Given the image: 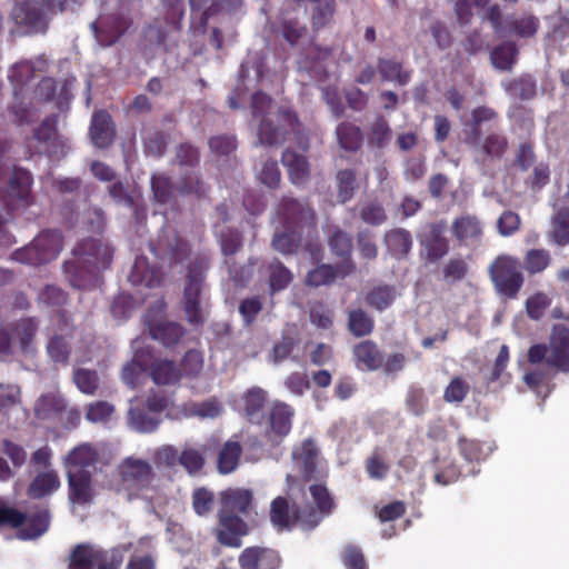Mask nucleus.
I'll list each match as a JSON object with an SVG mask.
<instances>
[{
    "label": "nucleus",
    "instance_id": "f257e3e1",
    "mask_svg": "<svg viewBox=\"0 0 569 569\" xmlns=\"http://www.w3.org/2000/svg\"><path fill=\"white\" fill-rule=\"evenodd\" d=\"M44 67L46 61L37 59L33 62H18L9 70L8 79L13 90L11 110L17 121L21 123L33 121L37 102L49 100L54 93L56 84L51 78L42 79L36 89L30 90V83L42 74Z\"/></svg>",
    "mask_w": 569,
    "mask_h": 569
},
{
    "label": "nucleus",
    "instance_id": "f03ea898",
    "mask_svg": "<svg viewBox=\"0 0 569 569\" xmlns=\"http://www.w3.org/2000/svg\"><path fill=\"white\" fill-rule=\"evenodd\" d=\"M529 367L523 373V382L530 389L547 383L552 370L569 372V327L565 323L552 326L548 345L537 343L528 350Z\"/></svg>",
    "mask_w": 569,
    "mask_h": 569
},
{
    "label": "nucleus",
    "instance_id": "7ed1b4c3",
    "mask_svg": "<svg viewBox=\"0 0 569 569\" xmlns=\"http://www.w3.org/2000/svg\"><path fill=\"white\" fill-rule=\"evenodd\" d=\"M310 499L305 503L296 505V510L290 511L284 498L278 497L271 503L270 520L278 529H288L299 525L303 530L313 529L323 517L331 513L335 503L327 488L313 485L309 488Z\"/></svg>",
    "mask_w": 569,
    "mask_h": 569
},
{
    "label": "nucleus",
    "instance_id": "20e7f679",
    "mask_svg": "<svg viewBox=\"0 0 569 569\" xmlns=\"http://www.w3.org/2000/svg\"><path fill=\"white\" fill-rule=\"evenodd\" d=\"M251 109L253 119L259 121V141L264 144L280 142L283 132L288 128H293L297 120L289 111H273L269 97L262 93L252 97Z\"/></svg>",
    "mask_w": 569,
    "mask_h": 569
},
{
    "label": "nucleus",
    "instance_id": "39448f33",
    "mask_svg": "<svg viewBox=\"0 0 569 569\" xmlns=\"http://www.w3.org/2000/svg\"><path fill=\"white\" fill-rule=\"evenodd\" d=\"M116 473L119 483L112 486V489L122 493L128 500L147 497L146 492L153 480V470L147 460L128 457L118 465Z\"/></svg>",
    "mask_w": 569,
    "mask_h": 569
},
{
    "label": "nucleus",
    "instance_id": "423d86ee",
    "mask_svg": "<svg viewBox=\"0 0 569 569\" xmlns=\"http://www.w3.org/2000/svg\"><path fill=\"white\" fill-rule=\"evenodd\" d=\"M63 0H20L12 10L18 24L29 32H43L51 14L62 10Z\"/></svg>",
    "mask_w": 569,
    "mask_h": 569
},
{
    "label": "nucleus",
    "instance_id": "0eeeda50",
    "mask_svg": "<svg viewBox=\"0 0 569 569\" xmlns=\"http://www.w3.org/2000/svg\"><path fill=\"white\" fill-rule=\"evenodd\" d=\"M204 266L196 262L188 268V280L183 291V308L189 323L199 326L207 318V306L202 299Z\"/></svg>",
    "mask_w": 569,
    "mask_h": 569
},
{
    "label": "nucleus",
    "instance_id": "6e6552de",
    "mask_svg": "<svg viewBox=\"0 0 569 569\" xmlns=\"http://www.w3.org/2000/svg\"><path fill=\"white\" fill-rule=\"evenodd\" d=\"M61 248V234L58 231H44L31 244L13 252L12 258L28 264H41L56 259Z\"/></svg>",
    "mask_w": 569,
    "mask_h": 569
},
{
    "label": "nucleus",
    "instance_id": "1a4fd4ad",
    "mask_svg": "<svg viewBox=\"0 0 569 569\" xmlns=\"http://www.w3.org/2000/svg\"><path fill=\"white\" fill-rule=\"evenodd\" d=\"M489 271L500 293L509 298L516 297L523 283V276L517 258L501 254L491 263Z\"/></svg>",
    "mask_w": 569,
    "mask_h": 569
},
{
    "label": "nucleus",
    "instance_id": "9d476101",
    "mask_svg": "<svg viewBox=\"0 0 569 569\" xmlns=\"http://www.w3.org/2000/svg\"><path fill=\"white\" fill-rule=\"evenodd\" d=\"M123 561L119 549L103 551L91 545L78 546L70 560V569H117Z\"/></svg>",
    "mask_w": 569,
    "mask_h": 569
},
{
    "label": "nucleus",
    "instance_id": "9b49d317",
    "mask_svg": "<svg viewBox=\"0 0 569 569\" xmlns=\"http://www.w3.org/2000/svg\"><path fill=\"white\" fill-rule=\"evenodd\" d=\"M19 527L18 538L31 540L43 535L49 527V515L47 511L38 512L32 517L26 518L14 509L7 508L0 501V527Z\"/></svg>",
    "mask_w": 569,
    "mask_h": 569
},
{
    "label": "nucleus",
    "instance_id": "f8f14e48",
    "mask_svg": "<svg viewBox=\"0 0 569 569\" xmlns=\"http://www.w3.org/2000/svg\"><path fill=\"white\" fill-rule=\"evenodd\" d=\"M191 7V26L202 31L208 20L217 14L238 10L242 0H189Z\"/></svg>",
    "mask_w": 569,
    "mask_h": 569
},
{
    "label": "nucleus",
    "instance_id": "ddd939ff",
    "mask_svg": "<svg viewBox=\"0 0 569 569\" xmlns=\"http://www.w3.org/2000/svg\"><path fill=\"white\" fill-rule=\"evenodd\" d=\"M36 323L32 319L21 320L9 333L6 330L0 331V359L7 360L13 353L16 341L22 352L32 351V340L36 332Z\"/></svg>",
    "mask_w": 569,
    "mask_h": 569
},
{
    "label": "nucleus",
    "instance_id": "4468645a",
    "mask_svg": "<svg viewBox=\"0 0 569 569\" xmlns=\"http://www.w3.org/2000/svg\"><path fill=\"white\" fill-rule=\"evenodd\" d=\"M56 126V117H48L36 130L34 138L39 142V152L59 158L66 153L69 147L68 141L57 132Z\"/></svg>",
    "mask_w": 569,
    "mask_h": 569
},
{
    "label": "nucleus",
    "instance_id": "2eb2a0df",
    "mask_svg": "<svg viewBox=\"0 0 569 569\" xmlns=\"http://www.w3.org/2000/svg\"><path fill=\"white\" fill-rule=\"evenodd\" d=\"M31 186V176L28 171L18 169L13 171L8 178V186L6 189L7 204L17 209L27 203Z\"/></svg>",
    "mask_w": 569,
    "mask_h": 569
},
{
    "label": "nucleus",
    "instance_id": "dca6fc26",
    "mask_svg": "<svg viewBox=\"0 0 569 569\" xmlns=\"http://www.w3.org/2000/svg\"><path fill=\"white\" fill-rule=\"evenodd\" d=\"M68 475L69 500L74 511L76 506H84L90 503L96 496V488L91 481L90 473H72Z\"/></svg>",
    "mask_w": 569,
    "mask_h": 569
},
{
    "label": "nucleus",
    "instance_id": "f3484780",
    "mask_svg": "<svg viewBox=\"0 0 569 569\" xmlns=\"http://www.w3.org/2000/svg\"><path fill=\"white\" fill-rule=\"evenodd\" d=\"M219 541L226 546L239 547L240 537L247 533V525L234 512L220 510Z\"/></svg>",
    "mask_w": 569,
    "mask_h": 569
},
{
    "label": "nucleus",
    "instance_id": "a211bd4d",
    "mask_svg": "<svg viewBox=\"0 0 569 569\" xmlns=\"http://www.w3.org/2000/svg\"><path fill=\"white\" fill-rule=\"evenodd\" d=\"M293 415V409L289 405L280 401L272 403L269 413L270 433H268L272 442H277L289 433Z\"/></svg>",
    "mask_w": 569,
    "mask_h": 569
},
{
    "label": "nucleus",
    "instance_id": "6ab92c4d",
    "mask_svg": "<svg viewBox=\"0 0 569 569\" xmlns=\"http://www.w3.org/2000/svg\"><path fill=\"white\" fill-rule=\"evenodd\" d=\"M146 322L151 337L168 347L178 342L183 333L182 328L178 323L157 319L153 310H150L146 317Z\"/></svg>",
    "mask_w": 569,
    "mask_h": 569
},
{
    "label": "nucleus",
    "instance_id": "aec40b11",
    "mask_svg": "<svg viewBox=\"0 0 569 569\" xmlns=\"http://www.w3.org/2000/svg\"><path fill=\"white\" fill-rule=\"evenodd\" d=\"M487 6L488 0H457L456 13L462 23L469 22L475 14L480 17L488 14L493 28H497L499 11L496 7L487 8Z\"/></svg>",
    "mask_w": 569,
    "mask_h": 569
},
{
    "label": "nucleus",
    "instance_id": "412c9836",
    "mask_svg": "<svg viewBox=\"0 0 569 569\" xmlns=\"http://www.w3.org/2000/svg\"><path fill=\"white\" fill-rule=\"evenodd\" d=\"M355 362L358 369L363 371H375L382 367V355L378 346L365 340L353 348Z\"/></svg>",
    "mask_w": 569,
    "mask_h": 569
},
{
    "label": "nucleus",
    "instance_id": "4be33fe9",
    "mask_svg": "<svg viewBox=\"0 0 569 569\" xmlns=\"http://www.w3.org/2000/svg\"><path fill=\"white\" fill-rule=\"evenodd\" d=\"M61 486L59 476L51 468L38 471L33 480L29 485L28 495L31 498L40 499L56 492Z\"/></svg>",
    "mask_w": 569,
    "mask_h": 569
},
{
    "label": "nucleus",
    "instance_id": "5701e85b",
    "mask_svg": "<svg viewBox=\"0 0 569 569\" xmlns=\"http://www.w3.org/2000/svg\"><path fill=\"white\" fill-rule=\"evenodd\" d=\"M97 451L88 443L74 448L64 460L67 473H90L88 468L97 461Z\"/></svg>",
    "mask_w": 569,
    "mask_h": 569
},
{
    "label": "nucleus",
    "instance_id": "b1692460",
    "mask_svg": "<svg viewBox=\"0 0 569 569\" xmlns=\"http://www.w3.org/2000/svg\"><path fill=\"white\" fill-rule=\"evenodd\" d=\"M20 388L12 383L0 385V415L10 421V411L17 413L16 420H23L27 417L26 410L21 407Z\"/></svg>",
    "mask_w": 569,
    "mask_h": 569
},
{
    "label": "nucleus",
    "instance_id": "393cba45",
    "mask_svg": "<svg viewBox=\"0 0 569 569\" xmlns=\"http://www.w3.org/2000/svg\"><path fill=\"white\" fill-rule=\"evenodd\" d=\"M452 232L460 243L472 246L480 241L482 226L476 217L462 216L453 221Z\"/></svg>",
    "mask_w": 569,
    "mask_h": 569
},
{
    "label": "nucleus",
    "instance_id": "a878e982",
    "mask_svg": "<svg viewBox=\"0 0 569 569\" xmlns=\"http://www.w3.org/2000/svg\"><path fill=\"white\" fill-rule=\"evenodd\" d=\"M90 136L98 148H106L112 142L114 130L107 112L98 111L92 116Z\"/></svg>",
    "mask_w": 569,
    "mask_h": 569
},
{
    "label": "nucleus",
    "instance_id": "bb28decb",
    "mask_svg": "<svg viewBox=\"0 0 569 569\" xmlns=\"http://www.w3.org/2000/svg\"><path fill=\"white\" fill-rule=\"evenodd\" d=\"M161 277L159 271L151 267L147 258L138 257L134 260L131 272L129 274V281L133 286H142L146 288H154L160 283Z\"/></svg>",
    "mask_w": 569,
    "mask_h": 569
},
{
    "label": "nucleus",
    "instance_id": "cd10ccee",
    "mask_svg": "<svg viewBox=\"0 0 569 569\" xmlns=\"http://www.w3.org/2000/svg\"><path fill=\"white\" fill-rule=\"evenodd\" d=\"M73 253L83 258V262H90L97 267H104L110 258V250L100 241L90 239L81 242L73 249Z\"/></svg>",
    "mask_w": 569,
    "mask_h": 569
},
{
    "label": "nucleus",
    "instance_id": "c85d7f7f",
    "mask_svg": "<svg viewBox=\"0 0 569 569\" xmlns=\"http://www.w3.org/2000/svg\"><path fill=\"white\" fill-rule=\"evenodd\" d=\"M292 459L299 471L305 478L311 476L316 467L317 447L312 440H305L301 445L295 447Z\"/></svg>",
    "mask_w": 569,
    "mask_h": 569
},
{
    "label": "nucleus",
    "instance_id": "c756f323",
    "mask_svg": "<svg viewBox=\"0 0 569 569\" xmlns=\"http://www.w3.org/2000/svg\"><path fill=\"white\" fill-rule=\"evenodd\" d=\"M139 345H140L139 340H136L133 342V350H134L133 360L131 362L127 363L122 370L123 382L127 386L132 387V388L139 383L140 378L142 377V375L148 366L146 355L139 350Z\"/></svg>",
    "mask_w": 569,
    "mask_h": 569
},
{
    "label": "nucleus",
    "instance_id": "7c9ffc66",
    "mask_svg": "<svg viewBox=\"0 0 569 569\" xmlns=\"http://www.w3.org/2000/svg\"><path fill=\"white\" fill-rule=\"evenodd\" d=\"M221 509L234 513H246L251 503V492L246 489H228L221 493Z\"/></svg>",
    "mask_w": 569,
    "mask_h": 569
},
{
    "label": "nucleus",
    "instance_id": "2f4dec72",
    "mask_svg": "<svg viewBox=\"0 0 569 569\" xmlns=\"http://www.w3.org/2000/svg\"><path fill=\"white\" fill-rule=\"evenodd\" d=\"M267 399L266 391L253 387L242 396L243 411L252 422H259L262 418V409Z\"/></svg>",
    "mask_w": 569,
    "mask_h": 569
},
{
    "label": "nucleus",
    "instance_id": "473e14b6",
    "mask_svg": "<svg viewBox=\"0 0 569 569\" xmlns=\"http://www.w3.org/2000/svg\"><path fill=\"white\" fill-rule=\"evenodd\" d=\"M282 163L288 168L289 176L295 184L305 182L309 168L303 154L286 150L282 154Z\"/></svg>",
    "mask_w": 569,
    "mask_h": 569
},
{
    "label": "nucleus",
    "instance_id": "72a5a7b5",
    "mask_svg": "<svg viewBox=\"0 0 569 569\" xmlns=\"http://www.w3.org/2000/svg\"><path fill=\"white\" fill-rule=\"evenodd\" d=\"M64 408V401L57 392L41 396L34 405V413L39 419H49Z\"/></svg>",
    "mask_w": 569,
    "mask_h": 569
},
{
    "label": "nucleus",
    "instance_id": "f704fd0d",
    "mask_svg": "<svg viewBox=\"0 0 569 569\" xmlns=\"http://www.w3.org/2000/svg\"><path fill=\"white\" fill-rule=\"evenodd\" d=\"M128 423L131 429L138 432H152L158 428L160 419L154 413H144L140 409L130 408Z\"/></svg>",
    "mask_w": 569,
    "mask_h": 569
},
{
    "label": "nucleus",
    "instance_id": "c9c22d12",
    "mask_svg": "<svg viewBox=\"0 0 569 569\" xmlns=\"http://www.w3.org/2000/svg\"><path fill=\"white\" fill-rule=\"evenodd\" d=\"M241 455V447L237 441H228L221 449L218 458V469L221 473H230L237 467Z\"/></svg>",
    "mask_w": 569,
    "mask_h": 569
},
{
    "label": "nucleus",
    "instance_id": "e433bc0d",
    "mask_svg": "<svg viewBox=\"0 0 569 569\" xmlns=\"http://www.w3.org/2000/svg\"><path fill=\"white\" fill-rule=\"evenodd\" d=\"M281 216V220L286 227H290L296 224L298 221H305L312 218L309 208L292 199L286 200L282 204Z\"/></svg>",
    "mask_w": 569,
    "mask_h": 569
},
{
    "label": "nucleus",
    "instance_id": "4c0bfd02",
    "mask_svg": "<svg viewBox=\"0 0 569 569\" xmlns=\"http://www.w3.org/2000/svg\"><path fill=\"white\" fill-rule=\"evenodd\" d=\"M385 240L388 250L396 257L405 256L412 244L410 233L403 229L388 232Z\"/></svg>",
    "mask_w": 569,
    "mask_h": 569
},
{
    "label": "nucleus",
    "instance_id": "58836bf2",
    "mask_svg": "<svg viewBox=\"0 0 569 569\" xmlns=\"http://www.w3.org/2000/svg\"><path fill=\"white\" fill-rule=\"evenodd\" d=\"M150 370L156 385H171L179 379V371L171 361L157 360L152 363Z\"/></svg>",
    "mask_w": 569,
    "mask_h": 569
},
{
    "label": "nucleus",
    "instance_id": "ea45409f",
    "mask_svg": "<svg viewBox=\"0 0 569 569\" xmlns=\"http://www.w3.org/2000/svg\"><path fill=\"white\" fill-rule=\"evenodd\" d=\"M550 236L557 246L569 243V210L560 209L555 213Z\"/></svg>",
    "mask_w": 569,
    "mask_h": 569
},
{
    "label": "nucleus",
    "instance_id": "a19ab883",
    "mask_svg": "<svg viewBox=\"0 0 569 569\" xmlns=\"http://www.w3.org/2000/svg\"><path fill=\"white\" fill-rule=\"evenodd\" d=\"M551 262L549 251L545 249H530L527 251L523 260V268L531 274L540 273L548 268Z\"/></svg>",
    "mask_w": 569,
    "mask_h": 569
},
{
    "label": "nucleus",
    "instance_id": "79ce46f5",
    "mask_svg": "<svg viewBox=\"0 0 569 569\" xmlns=\"http://www.w3.org/2000/svg\"><path fill=\"white\" fill-rule=\"evenodd\" d=\"M222 412V406L217 400L190 403L181 410V416H198L200 418H217Z\"/></svg>",
    "mask_w": 569,
    "mask_h": 569
},
{
    "label": "nucleus",
    "instance_id": "37998d69",
    "mask_svg": "<svg viewBox=\"0 0 569 569\" xmlns=\"http://www.w3.org/2000/svg\"><path fill=\"white\" fill-rule=\"evenodd\" d=\"M97 41L102 46L112 44L121 34L119 27H109L107 19L100 17L91 24Z\"/></svg>",
    "mask_w": 569,
    "mask_h": 569
},
{
    "label": "nucleus",
    "instance_id": "c03bdc74",
    "mask_svg": "<svg viewBox=\"0 0 569 569\" xmlns=\"http://www.w3.org/2000/svg\"><path fill=\"white\" fill-rule=\"evenodd\" d=\"M517 50L512 43H505L491 52V62L499 70H509L516 60Z\"/></svg>",
    "mask_w": 569,
    "mask_h": 569
},
{
    "label": "nucleus",
    "instance_id": "a18cd8bd",
    "mask_svg": "<svg viewBox=\"0 0 569 569\" xmlns=\"http://www.w3.org/2000/svg\"><path fill=\"white\" fill-rule=\"evenodd\" d=\"M349 330L357 337L369 335L373 328L372 319L361 309L350 311Z\"/></svg>",
    "mask_w": 569,
    "mask_h": 569
},
{
    "label": "nucleus",
    "instance_id": "49530a36",
    "mask_svg": "<svg viewBox=\"0 0 569 569\" xmlns=\"http://www.w3.org/2000/svg\"><path fill=\"white\" fill-rule=\"evenodd\" d=\"M147 408L149 412L154 413L156 416L161 412H166L169 418L178 419L181 417V412H176L174 408L171 406V400L157 392L149 395L147 399Z\"/></svg>",
    "mask_w": 569,
    "mask_h": 569
},
{
    "label": "nucleus",
    "instance_id": "de8ad7c7",
    "mask_svg": "<svg viewBox=\"0 0 569 569\" xmlns=\"http://www.w3.org/2000/svg\"><path fill=\"white\" fill-rule=\"evenodd\" d=\"M469 391V382L461 377H455L445 389L443 399L449 403H460Z\"/></svg>",
    "mask_w": 569,
    "mask_h": 569
},
{
    "label": "nucleus",
    "instance_id": "09e8293b",
    "mask_svg": "<svg viewBox=\"0 0 569 569\" xmlns=\"http://www.w3.org/2000/svg\"><path fill=\"white\" fill-rule=\"evenodd\" d=\"M337 137L340 146L346 150H356L361 144V134L357 127L348 123L337 128Z\"/></svg>",
    "mask_w": 569,
    "mask_h": 569
},
{
    "label": "nucleus",
    "instance_id": "8fccbe9b",
    "mask_svg": "<svg viewBox=\"0 0 569 569\" xmlns=\"http://www.w3.org/2000/svg\"><path fill=\"white\" fill-rule=\"evenodd\" d=\"M73 381L78 389L86 395H93L98 388L99 378L94 371L88 369H76Z\"/></svg>",
    "mask_w": 569,
    "mask_h": 569
},
{
    "label": "nucleus",
    "instance_id": "3c124183",
    "mask_svg": "<svg viewBox=\"0 0 569 569\" xmlns=\"http://www.w3.org/2000/svg\"><path fill=\"white\" fill-rule=\"evenodd\" d=\"M396 298V291L393 288L385 286L375 288L368 295V302L378 310H382L389 307Z\"/></svg>",
    "mask_w": 569,
    "mask_h": 569
},
{
    "label": "nucleus",
    "instance_id": "603ef678",
    "mask_svg": "<svg viewBox=\"0 0 569 569\" xmlns=\"http://www.w3.org/2000/svg\"><path fill=\"white\" fill-rule=\"evenodd\" d=\"M270 289L272 292L284 289L291 281L290 271L280 262H273L270 266Z\"/></svg>",
    "mask_w": 569,
    "mask_h": 569
},
{
    "label": "nucleus",
    "instance_id": "864d4df0",
    "mask_svg": "<svg viewBox=\"0 0 569 569\" xmlns=\"http://www.w3.org/2000/svg\"><path fill=\"white\" fill-rule=\"evenodd\" d=\"M213 493L206 488H199L193 491L192 507L197 515L204 516L213 507Z\"/></svg>",
    "mask_w": 569,
    "mask_h": 569
},
{
    "label": "nucleus",
    "instance_id": "5fc2aeb1",
    "mask_svg": "<svg viewBox=\"0 0 569 569\" xmlns=\"http://www.w3.org/2000/svg\"><path fill=\"white\" fill-rule=\"evenodd\" d=\"M113 406L107 401H97L90 403L86 417L91 422H104L113 413Z\"/></svg>",
    "mask_w": 569,
    "mask_h": 569
},
{
    "label": "nucleus",
    "instance_id": "6e6d98bb",
    "mask_svg": "<svg viewBox=\"0 0 569 569\" xmlns=\"http://www.w3.org/2000/svg\"><path fill=\"white\" fill-rule=\"evenodd\" d=\"M336 278V271L331 266L322 264L310 271L306 278L308 286L319 287L331 282Z\"/></svg>",
    "mask_w": 569,
    "mask_h": 569
},
{
    "label": "nucleus",
    "instance_id": "4d7b16f0",
    "mask_svg": "<svg viewBox=\"0 0 569 569\" xmlns=\"http://www.w3.org/2000/svg\"><path fill=\"white\" fill-rule=\"evenodd\" d=\"M550 299L543 292H536L526 302L527 312L530 318L539 319L543 315L545 310L549 307Z\"/></svg>",
    "mask_w": 569,
    "mask_h": 569
},
{
    "label": "nucleus",
    "instance_id": "13d9d810",
    "mask_svg": "<svg viewBox=\"0 0 569 569\" xmlns=\"http://www.w3.org/2000/svg\"><path fill=\"white\" fill-rule=\"evenodd\" d=\"M381 77L388 81H396L405 83L408 79V74L401 71V67L398 62L390 60H382L379 64Z\"/></svg>",
    "mask_w": 569,
    "mask_h": 569
},
{
    "label": "nucleus",
    "instance_id": "bf43d9fd",
    "mask_svg": "<svg viewBox=\"0 0 569 569\" xmlns=\"http://www.w3.org/2000/svg\"><path fill=\"white\" fill-rule=\"evenodd\" d=\"M337 180L339 189V199L342 202H346L352 197L355 190V174L350 170H342L338 173Z\"/></svg>",
    "mask_w": 569,
    "mask_h": 569
},
{
    "label": "nucleus",
    "instance_id": "052dcab7",
    "mask_svg": "<svg viewBox=\"0 0 569 569\" xmlns=\"http://www.w3.org/2000/svg\"><path fill=\"white\" fill-rule=\"evenodd\" d=\"M468 271L467 262L462 259H451L443 269L446 281L456 282L465 278Z\"/></svg>",
    "mask_w": 569,
    "mask_h": 569
},
{
    "label": "nucleus",
    "instance_id": "680f3d73",
    "mask_svg": "<svg viewBox=\"0 0 569 569\" xmlns=\"http://www.w3.org/2000/svg\"><path fill=\"white\" fill-rule=\"evenodd\" d=\"M509 92L511 96L529 99L536 92V82L530 76L521 77L518 82L509 88Z\"/></svg>",
    "mask_w": 569,
    "mask_h": 569
},
{
    "label": "nucleus",
    "instance_id": "e2e57ef3",
    "mask_svg": "<svg viewBox=\"0 0 569 569\" xmlns=\"http://www.w3.org/2000/svg\"><path fill=\"white\" fill-rule=\"evenodd\" d=\"M329 244L338 256H349L351 252L352 243L347 233L338 230L329 238Z\"/></svg>",
    "mask_w": 569,
    "mask_h": 569
},
{
    "label": "nucleus",
    "instance_id": "0e129e2a",
    "mask_svg": "<svg viewBox=\"0 0 569 569\" xmlns=\"http://www.w3.org/2000/svg\"><path fill=\"white\" fill-rule=\"evenodd\" d=\"M48 353L56 362H66L69 355L68 345L61 337L52 338L48 346Z\"/></svg>",
    "mask_w": 569,
    "mask_h": 569
},
{
    "label": "nucleus",
    "instance_id": "69168bd1",
    "mask_svg": "<svg viewBox=\"0 0 569 569\" xmlns=\"http://www.w3.org/2000/svg\"><path fill=\"white\" fill-rule=\"evenodd\" d=\"M360 214L362 220L370 224H380L386 220L385 210L376 202L363 206Z\"/></svg>",
    "mask_w": 569,
    "mask_h": 569
},
{
    "label": "nucleus",
    "instance_id": "338daca9",
    "mask_svg": "<svg viewBox=\"0 0 569 569\" xmlns=\"http://www.w3.org/2000/svg\"><path fill=\"white\" fill-rule=\"evenodd\" d=\"M519 224H520V219H519L518 214H516L511 211H506L500 216V218L498 220L499 233L505 237L510 236L515 231L518 230Z\"/></svg>",
    "mask_w": 569,
    "mask_h": 569
},
{
    "label": "nucleus",
    "instance_id": "774afa93",
    "mask_svg": "<svg viewBox=\"0 0 569 569\" xmlns=\"http://www.w3.org/2000/svg\"><path fill=\"white\" fill-rule=\"evenodd\" d=\"M407 358L402 352H393L387 357L386 360L382 359V369L386 375H397L402 371L406 367Z\"/></svg>",
    "mask_w": 569,
    "mask_h": 569
}]
</instances>
